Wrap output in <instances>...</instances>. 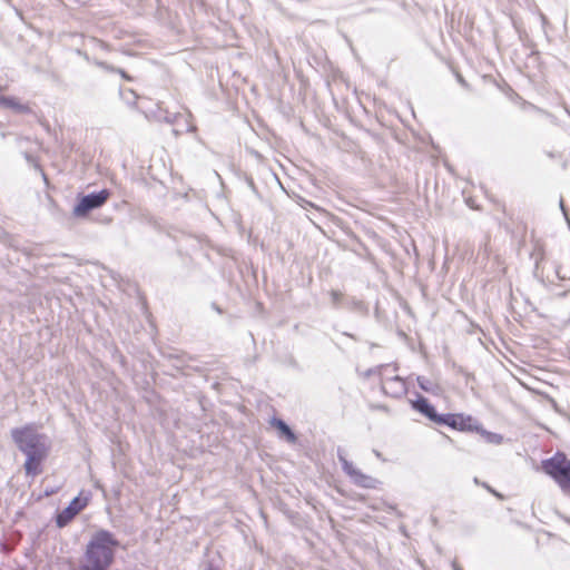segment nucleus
<instances>
[{
    "mask_svg": "<svg viewBox=\"0 0 570 570\" xmlns=\"http://www.w3.org/2000/svg\"><path fill=\"white\" fill-rule=\"evenodd\" d=\"M397 371L399 368L393 364L382 365L379 370L382 391L394 399L402 397L407 392V383Z\"/></svg>",
    "mask_w": 570,
    "mask_h": 570,
    "instance_id": "7ed1b4c3",
    "label": "nucleus"
},
{
    "mask_svg": "<svg viewBox=\"0 0 570 570\" xmlns=\"http://www.w3.org/2000/svg\"><path fill=\"white\" fill-rule=\"evenodd\" d=\"M47 452L48 448H41L40 450L24 453L27 455L24 470L28 475H37L41 473V462L47 456Z\"/></svg>",
    "mask_w": 570,
    "mask_h": 570,
    "instance_id": "1a4fd4ad",
    "label": "nucleus"
},
{
    "mask_svg": "<svg viewBox=\"0 0 570 570\" xmlns=\"http://www.w3.org/2000/svg\"><path fill=\"white\" fill-rule=\"evenodd\" d=\"M0 105L11 107L18 110H27V107L19 105L13 98H0Z\"/></svg>",
    "mask_w": 570,
    "mask_h": 570,
    "instance_id": "f8f14e48",
    "label": "nucleus"
},
{
    "mask_svg": "<svg viewBox=\"0 0 570 570\" xmlns=\"http://www.w3.org/2000/svg\"><path fill=\"white\" fill-rule=\"evenodd\" d=\"M542 471L570 498V459L561 451L541 462Z\"/></svg>",
    "mask_w": 570,
    "mask_h": 570,
    "instance_id": "f03ea898",
    "label": "nucleus"
},
{
    "mask_svg": "<svg viewBox=\"0 0 570 570\" xmlns=\"http://www.w3.org/2000/svg\"><path fill=\"white\" fill-rule=\"evenodd\" d=\"M110 197V191L107 189H102L97 194H90L83 196L76 207L73 208V214L76 216H85L91 209L101 207Z\"/></svg>",
    "mask_w": 570,
    "mask_h": 570,
    "instance_id": "39448f33",
    "label": "nucleus"
},
{
    "mask_svg": "<svg viewBox=\"0 0 570 570\" xmlns=\"http://www.w3.org/2000/svg\"><path fill=\"white\" fill-rule=\"evenodd\" d=\"M118 541L108 531H98L87 546L85 562L78 570H107L114 561Z\"/></svg>",
    "mask_w": 570,
    "mask_h": 570,
    "instance_id": "f257e3e1",
    "label": "nucleus"
},
{
    "mask_svg": "<svg viewBox=\"0 0 570 570\" xmlns=\"http://www.w3.org/2000/svg\"><path fill=\"white\" fill-rule=\"evenodd\" d=\"M343 470L356 485H358L361 488H365V489L375 488L376 481L373 478H371L370 475H366L362 471L356 469L353 465V463H351L348 461H344Z\"/></svg>",
    "mask_w": 570,
    "mask_h": 570,
    "instance_id": "6e6552de",
    "label": "nucleus"
},
{
    "mask_svg": "<svg viewBox=\"0 0 570 570\" xmlns=\"http://www.w3.org/2000/svg\"><path fill=\"white\" fill-rule=\"evenodd\" d=\"M472 417L461 413L440 414L438 424L448 425L454 430L466 431L472 429Z\"/></svg>",
    "mask_w": 570,
    "mask_h": 570,
    "instance_id": "0eeeda50",
    "label": "nucleus"
},
{
    "mask_svg": "<svg viewBox=\"0 0 570 570\" xmlns=\"http://www.w3.org/2000/svg\"><path fill=\"white\" fill-rule=\"evenodd\" d=\"M272 424L282 435L286 436V439L289 442L296 441L295 434L292 432V430L288 428V425L284 421L275 419L272 422Z\"/></svg>",
    "mask_w": 570,
    "mask_h": 570,
    "instance_id": "9b49d317",
    "label": "nucleus"
},
{
    "mask_svg": "<svg viewBox=\"0 0 570 570\" xmlns=\"http://www.w3.org/2000/svg\"><path fill=\"white\" fill-rule=\"evenodd\" d=\"M11 435L19 450L23 453L48 448L43 442V436L36 433L31 425L13 429Z\"/></svg>",
    "mask_w": 570,
    "mask_h": 570,
    "instance_id": "20e7f679",
    "label": "nucleus"
},
{
    "mask_svg": "<svg viewBox=\"0 0 570 570\" xmlns=\"http://www.w3.org/2000/svg\"><path fill=\"white\" fill-rule=\"evenodd\" d=\"M89 503V495H85L81 492L76 497L69 505L63 509L56 519L57 525L62 528L66 527L78 513H80Z\"/></svg>",
    "mask_w": 570,
    "mask_h": 570,
    "instance_id": "423d86ee",
    "label": "nucleus"
},
{
    "mask_svg": "<svg viewBox=\"0 0 570 570\" xmlns=\"http://www.w3.org/2000/svg\"><path fill=\"white\" fill-rule=\"evenodd\" d=\"M519 228H520V230H521L522 235H524V233H525V227H524V226H520Z\"/></svg>",
    "mask_w": 570,
    "mask_h": 570,
    "instance_id": "ddd939ff",
    "label": "nucleus"
},
{
    "mask_svg": "<svg viewBox=\"0 0 570 570\" xmlns=\"http://www.w3.org/2000/svg\"><path fill=\"white\" fill-rule=\"evenodd\" d=\"M411 405L415 411L422 413L432 422L438 423L440 414L436 413L428 399L420 396L419 399L411 401Z\"/></svg>",
    "mask_w": 570,
    "mask_h": 570,
    "instance_id": "9d476101",
    "label": "nucleus"
}]
</instances>
